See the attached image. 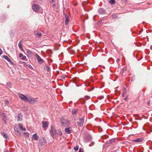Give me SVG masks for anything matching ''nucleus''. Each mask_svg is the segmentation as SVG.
<instances>
[{
	"label": "nucleus",
	"instance_id": "f257e3e1",
	"mask_svg": "<svg viewBox=\"0 0 152 152\" xmlns=\"http://www.w3.org/2000/svg\"><path fill=\"white\" fill-rule=\"evenodd\" d=\"M50 133L52 136L53 137L54 136L56 135H61L62 133L60 130H56L53 127H51V129L50 130Z\"/></svg>",
	"mask_w": 152,
	"mask_h": 152
},
{
	"label": "nucleus",
	"instance_id": "f03ea898",
	"mask_svg": "<svg viewBox=\"0 0 152 152\" xmlns=\"http://www.w3.org/2000/svg\"><path fill=\"white\" fill-rule=\"evenodd\" d=\"M60 123L61 126L64 127L68 126L69 125V121L63 118H60Z\"/></svg>",
	"mask_w": 152,
	"mask_h": 152
},
{
	"label": "nucleus",
	"instance_id": "7ed1b4c3",
	"mask_svg": "<svg viewBox=\"0 0 152 152\" xmlns=\"http://www.w3.org/2000/svg\"><path fill=\"white\" fill-rule=\"evenodd\" d=\"M18 96L20 99L23 101L26 102H28V97H27L21 94H18Z\"/></svg>",
	"mask_w": 152,
	"mask_h": 152
},
{
	"label": "nucleus",
	"instance_id": "20e7f679",
	"mask_svg": "<svg viewBox=\"0 0 152 152\" xmlns=\"http://www.w3.org/2000/svg\"><path fill=\"white\" fill-rule=\"evenodd\" d=\"M47 142L43 137L40 138L39 140V144L41 146L45 145L46 144Z\"/></svg>",
	"mask_w": 152,
	"mask_h": 152
},
{
	"label": "nucleus",
	"instance_id": "39448f33",
	"mask_svg": "<svg viewBox=\"0 0 152 152\" xmlns=\"http://www.w3.org/2000/svg\"><path fill=\"white\" fill-rule=\"evenodd\" d=\"M35 56L39 64H42L44 61V60L41 58L37 54H35Z\"/></svg>",
	"mask_w": 152,
	"mask_h": 152
},
{
	"label": "nucleus",
	"instance_id": "423d86ee",
	"mask_svg": "<svg viewBox=\"0 0 152 152\" xmlns=\"http://www.w3.org/2000/svg\"><path fill=\"white\" fill-rule=\"evenodd\" d=\"M28 102L32 104L35 103L37 101V99L33 98L30 96H28Z\"/></svg>",
	"mask_w": 152,
	"mask_h": 152
},
{
	"label": "nucleus",
	"instance_id": "0eeeda50",
	"mask_svg": "<svg viewBox=\"0 0 152 152\" xmlns=\"http://www.w3.org/2000/svg\"><path fill=\"white\" fill-rule=\"evenodd\" d=\"M32 9L35 12L38 11L39 9V6L37 4H34L32 6Z\"/></svg>",
	"mask_w": 152,
	"mask_h": 152
},
{
	"label": "nucleus",
	"instance_id": "6e6552de",
	"mask_svg": "<svg viewBox=\"0 0 152 152\" xmlns=\"http://www.w3.org/2000/svg\"><path fill=\"white\" fill-rule=\"evenodd\" d=\"M84 120L82 118H80L79 121H78L77 124L78 126H82L83 125Z\"/></svg>",
	"mask_w": 152,
	"mask_h": 152
},
{
	"label": "nucleus",
	"instance_id": "1a4fd4ad",
	"mask_svg": "<svg viewBox=\"0 0 152 152\" xmlns=\"http://www.w3.org/2000/svg\"><path fill=\"white\" fill-rule=\"evenodd\" d=\"M2 135L4 137V138L7 140H9L10 138H9V136L8 135V134L5 132H2L1 133Z\"/></svg>",
	"mask_w": 152,
	"mask_h": 152
},
{
	"label": "nucleus",
	"instance_id": "9d476101",
	"mask_svg": "<svg viewBox=\"0 0 152 152\" xmlns=\"http://www.w3.org/2000/svg\"><path fill=\"white\" fill-rule=\"evenodd\" d=\"M43 128L46 129L48 126V123L46 121H42V122Z\"/></svg>",
	"mask_w": 152,
	"mask_h": 152
},
{
	"label": "nucleus",
	"instance_id": "9b49d317",
	"mask_svg": "<svg viewBox=\"0 0 152 152\" xmlns=\"http://www.w3.org/2000/svg\"><path fill=\"white\" fill-rule=\"evenodd\" d=\"M65 24L67 25L68 24L69 22V17L67 14H65Z\"/></svg>",
	"mask_w": 152,
	"mask_h": 152
},
{
	"label": "nucleus",
	"instance_id": "f8f14e48",
	"mask_svg": "<svg viewBox=\"0 0 152 152\" xmlns=\"http://www.w3.org/2000/svg\"><path fill=\"white\" fill-rule=\"evenodd\" d=\"M39 138V137L37 134H34L32 137V140H38Z\"/></svg>",
	"mask_w": 152,
	"mask_h": 152
},
{
	"label": "nucleus",
	"instance_id": "ddd939ff",
	"mask_svg": "<svg viewBox=\"0 0 152 152\" xmlns=\"http://www.w3.org/2000/svg\"><path fill=\"white\" fill-rule=\"evenodd\" d=\"M105 10L103 8H100L98 10V12L100 14H102L105 13Z\"/></svg>",
	"mask_w": 152,
	"mask_h": 152
},
{
	"label": "nucleus",
	"instance_id": "4468645a",
	"mask_svg": "<svg viewBox=\"0 0 152 152\" xmlns=\"http://www.w3.org/2000/svg\"><path fill=\"white\" fill-rule=\"evenodd\" d=\"M143 138L142 137H141L138 139L134 140L133 141L135 142H139L142 141L143 140Z\"/></svg>",
	"mask_w": 152,
	"mask_h": 152
},
{
	"label": "nucleus",
	"instance_id": "2eb2a0df",
	"mask_svg": "<svg viewBox=\"0 0 152 152\" xmlns=\"http://www.w3.org/2000/svg\"><path fill=\"white\" fill-rule=\"evenodd\" d=\"M3 58L5 59L7 61L9 62L10 63L12 62V61L7 56H3Z\"/></svg>",
	"mask_w": 152,
	"mask_h": 152
},
{
	"label": "nucleus",
	"instance_id": "dca6fc26",
	"mask_svg": "<svg viewBox=\"0 0 152 152\" xmlns=\"http://www.w3.org/2000/svg\"><path fill=\"white\" fill-rule=\"evenodd\" d=\"M18 126L20 128V129L22 131H25L26 130V129L24 128L23 127V125L21 124H20L18 125Z\"/></svg>",
	"mask_w": 152,
	"mask_h": 152
},
{
	"label": "nucleus",
	"instance_id": "f3484780",
	"mask_svg": "<svg viewBox=\"0 0 152 152\" xmlns=\"http://www.w3.org/2000/svg\"><path fill=\"white\" fill-rule=\"evenodd\" d=\"M22 115H18L17 118V120L18 121H20L22 120Z\"/></svg>",
	"mask_w": 152,
	"mask_h": 152
},
{
	"label": "nucleus",
	"instance_id": "a211bd4d",
	"mask_svg": "<svg viewBox=\"0 0 152 152\" xmlns=\"http://www.w3.org/2000/svg\"><path fill=\"white\" fill-rule=\"evenodd\" d=\"M65 131L68 134H70L71 133V131L69 129V128H66L65 129Z\"/></svg>",
	"mask_w": 152,
	"mask_h": 152
},
{
	"label": "nucleus",
	"instance_id": "6ab92c4d",
	"mask_svg": "<svg viewBox=\"0 0 152 152\" xmlns=\"http://www.w3.org/2000/svg\"><path fill=\"white\" fill-rule=\"evenodd\" d=\"M140 115H137L139 117H140V118H141V119H142V118H144V119H146V118H148V117H147L145 116L144 115H142V114H141Z\"/></svg>",
	"mask_w": 152,
	"mask_h": 152
},
{
	"label": "nucleus",
	"instance_id": "aec40b11",
	"mask_svg": "<svg viewBox=\"0 0 152 152\" xmlns=\"http://www.w3.org/2000/svg\"><path fill=\"white\" fill-rule=\"evenodd\" d=\"M77 111L78 110L76 109H73L72 111V114H75V113H77Z\"/></svg>",
	"mask_w": 152,
	"mask_h": 152
},
{
	"label": "nucleus",
	"instance_id": "412c9836",
	"mask_svg": "<svg viewBox=\"0 0 152 152\" xmlns=\"http://www.w3.org/2000/svg\"><path fill=\"white\" fill-rule=\"evenodd\" d=\"M44 69L47 70L48 72L50 71V69L49 67L48 66H45L44 67Z\"/></svg>",
	"mask_w": 152,
	"mask_h": 152
},
{
	"label": "nucleus",
	"instance_id": "4be33fe9",
	"mask_svg": "<svg viewBox=\"0 0 152 152\" xmlns=\"http://www.w3.org/2000/svg\"><path fill=\"white\" fill-rule=\"evenodd\" d=\"M109 2L110 4H115V0H110Z\"/></svg>",
	"mask_w": 152,
	"mask_h": 152
},
{
	"label": "nucleus",
	"instance_id": "5701e85b",
	"mask_svg": "<svg viewBox=\"0 0 152 152\" xmlns=\"http://www.w3.org/2000/svg\"><path fill=\"white\" fill-rule=\"evenodd\" d=\"M21 41L19 43L18 45V47H19V48L20 50L22 49V45L21 44Z\"/></svg>",
	"mask_w": 152,
	"mask_h": 152
},
{
	"label": "nucleus",
	"instance_id": "b1692460",
	"mask_svg": "<svg viewBox=\"0 0 152 152\" xmlns=\"http://www.w3.org/2000/svg\"><path fill=\"white\" fill-rule=\"evenodd\" d=\"M35 35L38 36V37H40L42 35V34H41V33L39 32H38V33L36 34Z\"/></svg>",
	"mask_w": 152,
	"mask_h": 152
},
{
	"label": "nucleus",
	"instance_id": "393cba45",
	"mask_svg": "<svg viewBox=\"0 0 152 152\" xmlns=\"http://www.w3.org/2000/svg\"><path fill=\"white\" fill-rule=\"evenodd\" d=\"M79 146L78 145L77 146L75 147L74 148V149L75 151H77L78 149Z\"/></svg>",
	"mask_w": 152,
	"mask_h": 152
},
{
	"label": "nucleus",
	"instance_id": "a878e982",
	"mask_svg": "<svg viewBox=\"0 0 152 152\" xmlns=\"http://www.w3.org/2000/svg\"><path fill=\"white\" fill-rule=\"evenodd\" d=\"M115 140L114 139H113V140H110V142H109V144L112 143L113 142H114Z\"/></svg>",
	"mask_w": 152,
	"mask_h": 152
},
{
	"label": "nucleus",
	"instance_id": "bb28decb",
	"mask_svg": "<svg viewBox=\"0 0 152 152\" xmlns=\"http://www.w3.org/2000/svg\"><path fill=\"white\" fill-rule=\"evenodd\" d=\"M4 102L6 105H8L9 103V102L8 100H5Z\"/></svg>",
	"mask_w": 152,
	"mask_h": 152
},
{
	"label": "nucleus",
	"instance_id": "cd10ccee",
	"mask_svg": "<svg viewBox=\"0 0 152 152\" xmlns=\"http://www.w3.org/2000/svg\"><path fill=\"white\" fill-rule=\"evenodd\" d=\"M26 56H23L22 57V60H25L26 59Z\"/></svg>",
	"mask_w": 152,
	"mask_h": 152
},
{
	"label": "nucleus",
	"instance_id": "c85d7f7f",
	"mask_svg": "<svg viewBox=\"0 0 152 152\" xmlns=\"http://www.w3.org/2000/svg\"><path fill=\"white\" fill-rule=\"evenodd\" d=\"M23 54L21 53H20L19 54V56L20 57H22L23 56Z\"/></svg>",
	"mask_w": 152,
	"mask_h": 152
},
{
	"label": "nucleus",
	"instance_id": "c756f323",
	"mask_svg": "<svg viewBox=\"0 0 152 152\" xmlns=\"http://www.w3.org/2000/svg\"><path fill=\"white\" fill-rule=\"evenodd\" d=\"M112 16L113 18H116V15L115 14H113Z\"/></svg>",
	"mask_w": 152,
	"mask_h": 152
},
{
	"label": "nucleus",
	"instance_id": "7c9ffc66",
	"mask_svg": "<svg viewBox=\"0 0 152 152\" xmlns=\"http://www.w3.org/2000/svg\"><path fill=\"white\" fill-rule=\"evenodd\" d=\"M24 134H26V136L27 137H28L29 136V134L28 133H24Z\"/></svg>",
	"mask_w": 152,
	"mask_h": 152
},
{
	"label": "nucleus",
	"instance_id": "2f4dec72",
	"mask_svg": "<svg viewBox=\"0 0 152 152\" xmlns=\"http://www.w3.org/2000/svg\"><path fill=\"white\" fill-rule=\"evenodd\" d=\"M79 152H83V150L80 148V149Z\"/></svg>",
	"mask_w": 152,
	"mask_h": 152
},
{
	"label": "nucleus",
	"instance_id": "473e14b6",
	"mask_svg": "<svg viewBox=\"0 0 152 152\" xmlns=\"http://www.w3.org/2000/svg\"><path fill=\"white\" fill-rule=\"evenodd\" d=\"M22 64L24 65H25L26 64V63L25 62H23V61L22 62Z\"/></svg>",
	"mask_w": 152,
	"mask_h": 152
},
{
	"label": "nucleus",
	"instance_id": "72a5a7b5",
	"mask_svg": "<svg viewBox=\"0 0 152 152\" xmlns=\"http://www.w3.org/2000/svg\"><path fill=\"white\" fill-rule=\"evenodd\" d=\"M2 53V51L1 50L0 48V55H1Z\"/></svg>",
	"mask_w": 152,
	"mask_h": 152
},
{
	"label": "nucleus",
	"instance_id": "f704fd0d",
	"mask_svg": "<svg viewBox=\"0 0 152 152\" xmlns=\"http://www.w3.org/2000/svg\"><path fill=\"white\" fill-rule=\"evenodd\" d=\"M121 1L125 3H126L127 2L126 0H121Z\"/></svg>",
	"mask_w": 152,
	"mask_h": 152
},
{
	"label": "nucleus",
	"instance_id": "c9c22d12",
	"mask_svg": "<svg viewBox=\"0 0 152 152\" xmlns=\"http://www.w3.org/2000/svg\"><path fill=\"white\" fill-rule=\"evenodd\" d=\"M15 131H16L17 132H19V131L16 128V129H14Z\"/></svg>",
	"mask_w": 152,
	"mask_h": 152
},
{
	"label": "nucleus",
	"instance_id": "e433bc0d",
	"mask_svg": "<svg viewBox=\"0 0 152 152\" xmlns=\"http://www.w3.org/2000/svg\"><path fill=\"white\" fill-rule=\"evenodd\" d=\"M31 51H28L27 52V53L28 54V53H31Z\"/></svg>",
	"mask_w": 152,
	"mask_h": 152
},
{
	"label": "nucleus",
	"instance_id": "4c0bfd02",
	"mask_svg": "<svg viewBox=\"0 0 152 152\" xmlns=\"http://www.w3.org/2000/svg\"><path fill=\"white\" fill-rule=\"evenodd\" d=\"M7 85L10 88H11V86H10V83L9 84V85H8V83L7 84Z\"/></svg>",
	"mask_w": 152,
	"mask_h": 152
},
{
	"label": "nucleus",
	"instance_id": "58836bf2",
	"mask_svg": "<svg viewBox=\"0 0 152 152\" xmlns=\"http://www.w3.org/2000/svg\"><path fill=\"white\" fill-rule=\"evenodd\" d=\"M120 61V59L119 58H118L117 59L116 61L117 62H118Z\"/></svg>",
	"mask_w": 152,
	"mask_h": 152
},
{
	"label": "nucleus",
	"instance_id": "ea45409f",
	"mask_svg": "<svg viewBox=\"0 0 152 152\" xmlns=\"http://www.w3.org/2000/svg\"><path fill=\"white\" fill-rule=\"evenodd\" d=\"M50 0V2L51 3H52V2H53L54 0Z\"/></svg>",
	"mask_w": 152,
	"mask_h": 152
},
{
	"label": "nucleus",
	"instance_id": "a19ab883",
	"mask_svg": "<svg viewBox=\"0 0 152 152\" xmlns=\"http://www.w3.org/2000/svg\"><path fill=\"white\" fill-rule=\"evenodd\" d=\"M127 97H126L124 99L125 100H126Z\"/></svg>",
	"mask_w": 152,
	"mask_h": 152
},
{
	"label": "nucleus",
	"instance_id": "79ce46f5",
	"mask_svg": "<svg viewBox=\"0 0 152 152\" xmlns=\"http://www.w3.org/2000/svg\"><path fill=\"white\" fill-rule=\"evenodd\" d=\"M124 96H125V94H123V97H124Z\"/></svg>",
	"mask_w": 152,
	"mask_h": 152
},
{
	"label": "nucleus",
	"instance_id": "37998d69",
	"mask_svg": "<svg viewBox=\"0 0 152 152\" xmlns=\"http://www.w3.org/2000/svg\"><path fill=\"white\" fill-rule=\"evenodd\" d=\"M4 152H8V151H4Z\"/></svg>",
	"mask_w": 152,
	"mask_h": 152
},
{
	"label": "nucleus",
	"instance_id": "c03bdc74",
	"mask_svg": "<svg viewBox=\"0 0 152 152\" xmlns=\"http://www.w3.org/2000/svg\"><path fill=\"white\" fill-rule=\"evenodd\" d=\"M112 117V116H110V117Z\"/></svg>",
	"mask_w": 152,
	"mask_h": 152
}]
</instances>
